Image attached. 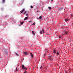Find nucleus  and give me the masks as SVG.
<instances>
[{
	"label": "nucleus",
	"mask_w": 73,
	"mask_h": 73,
	"mask_svg": "<svg viewBox=\"0 0 73 73\" xmlns=\"http://www.w3.org/2000/svg\"><path fill=\"white\" fill-rule=\"evenodd\" d=\"M3 52H4L6 54H8V50H6L5 49H3Z\"/></svg>",
	"instance_id": "1"
},
{
	"label": "nucleus",
	"mask_w": 73,
	"mask_h": 73,
	"mask_svg": "<svg viewBox=\"0 0 73 73\" xmlns=\"http://www.w3.org/2000/svg\"><path fill=\"white\" fill-rule=\"evenodd\" d=\"M48 59H49V60H50L51 61H52V60H53V56H48Z\"/></svg>",
	"instance_id": "2"
},
{
	"label": "nucleus",
	"mask_w": 73,
	"mask_h": 73,
	"mask_svg": "<svg viewBox=\"0 0 73 73\" xmlns=\"http://www.w3.org/2000/svg\"><path fill=\"white\" fill-rule=\"evenodd\" d=\"M22 69H23L25 70H27V68L25 67H24V65H22Z\"/></svg>",
	"instance_id": "3"
},
{
	"label": "nucleus",
	"mask_w": 73,
	"mask_h": 73,
	"mask_svg": "<svg viewBox=\"0 0 73 73\" xmlns=\"http://www.w3.org/2000/svg\"><path fill=\"white\" fill-rule=\"evenodd\" d=\"M23 54L25 55H28V53L26 52H23Z\"/></svg>",
	"instance_id": "4"
},
{
	"label": "nucleus",
	"mask_w": 73,
	"mask_h": 73,
	"mask_svg": "<svg viewBox=\"0 0 73 73\" xmlns=\"http://www.w3.org/2000/svg\"><path fill=\"white\" fill-rule=\"evenodd\" d=\"M53 52L54 53H57V52H56V51L54 49L53 50Z\"/></svg>",
	"instance_id": "5"
},
{
	"label": "nucleus",
	"mask_w": 73,
	"mask_h": 73,
	"mask_svg": "<svg viewBox=\"0 0 73 73\" xmlns=\"http://www.w3.org/2000/svg\"><path fill=\"white\" fill-rule=\"evenodd\" d=\"M25 11V9H24L23 10H22V11L21 13H23L24 11Z\"/></svg>",
	"instance_id": "6"
},
{
	"label": "nucleus",
	"mask_w": 73,
	"mask_h": 73,
	"mask_svg": "<svg viewBox=\"0 0 73 73\" xmlns=\"http://www.w3.org/2000/svg\"><path fill=\"white\" fill-rule=\"evenodd\" d=\"M28 19V17H25V19H24V21L27 20Z\"/></svg>",
	"instance_id": "7"
},
{
	"label": "nucleus",
	"mask_w": 73,
	"mask_h": 73,
	"mask_svg": "<svg viewBox=\"0 0 73 73\" xmlns=\"http://www.w3.org/2000/svg\"><path fill=\"white\" fill-rule=\"evenodd\" d=\"M65 33L66 35H68V32L66 31V32H65Z\"/></svg>",
	"instance_id": "8"
},
{
	"label": "nucleus",
	"mask_w": 73,
	"mask_h": 73,
	"mask_svg": "<svg viewBox=\"0 0 73 73\" xmlns=\"http://www.w3.org/2000/svg\"><path fill=\"white\" fill-rule=\"evenodd\" d=\"M61 10H62V9L60 8L58 9V11H61Z\"/></svg>",
	"instance_id": "9"
},
{
	"label": "nucleus",
	"mask_w": 73,
	"mask_h": 73,
	"mask_svg": "<svg viewBox=\"0 0 73 73\" xmlns=\"http://www.w3.org/2000/svg\"><path fill=\"white\" fill-rule=\"evenodd\" d=\"M32 33L33 34V35H35V32H34L33 31H32Z\"/></svg>",
	"instance_id": "10"
},
{
	"label": "nucleus",
	"mask_w": 73,
	"mask_h": 73,
	"mask_svg": "<svg viewBox=\"0 0 73 73\" xmlns=\"http://www.w3.org/2000/svg\"><path fill=\"white\" fill-rule=\"evenodd\" d=\"M30 54H31V57H32V58H33V54H32V53H31Z\"/></svg>",
	"instance_id": "11"
},
{
	"label": "nucleus",
	"mask_w": 73,
	"mask_h": 73,
	"mask_svg": "<svg viewBox=\"0 0 73 73\" xmlns=\"http://www.w3.org/2000/svg\"><path fill=\"white\" fill-rule=\"evenodd\" d=\"M56 54L57 56H58V55H60V53H59V52H57L56 53Z\"/></svg>",
	"instance_id": "12"
},
{
	"label": "nucleus",
	"mask_w": 73,
	"mask_h": 73,
	"mask_svg": "<svg viewBox=\"0 0 73 73\" xmlns=\"http://www.w3.org/2000/svg\"><path fill=\"white\" fill-rule=\"evenodd\" d=\"M40 34H42V31H40Z\"/></svg>",
	"instance_id": "13"
},
{
	"label": "nucleus",
	"mask_w": 73,
	"mask_h": 73,
	"mask_svg": "<svg viewBox=\"0 0 73 73\" xmlns=\"http://www.w3.org/2000/svg\"><path fill=\"white\" fill-rule=\"evenodd\" d=\"M5 1V0H2V3H4Z\"/></svg>",
	"instance_id": "14"
},
{
	"label": "nucleus",
	"mask_w": 73,
	"mask_h": 73,
	"mask_svg": "<svg viewBox=\"0 0 73 73\" xmlns=\"http://www.w3.org/2000/svg\"><path fill=\"white\" fill-rule=\"evenodd\" d=\"M65 21L66 22H67V21H68V19H66L65 20Z\"/></svg>",
	"instance_id": "15"
},
{
	"label": "nucleus",
	"mask_w": 73,
	"mask_h": 73,
	"mask_svg": "<svg viewBox=\"0 0 73 73\" xmlns=\"http://www.w3.org/2000/svg\"><path fill=\"white\" fill-rule=\"evenodd\" d=\"M42 31L43 33H45V32H44V29H42Z\"/></svg>",
	"instance_id": "16"
},
{
	"label": "nucleus",
	"mask_w": 73,
	"mask_h": 73,
	"mask_svg": "<svg viewBox=\"0 0 73 73\" xmlns=\"http://www.w3.org/2000/svg\"><path fill=\"white\" fill-rule=\"evenodd\" d=\"M48 9H51L52 7H48Z\"/></svg>",
	"instance_id": "17"
},
{
	"label": "nucleus",
	"mask_w": 73,
	"mask_h": 73,
	"mask_svg": "<svg viewBox=\"0 0 73 73\" xmlns=\"http://www.w3.org/2000/svg\"><path fill=\"white\" fill-rule=\"evenodd\" d=\"M41 19H42V17L41 16H40L39 17V19H40V20H41Z\"/></svg>",
	"instance_id": "18"
},
{
	"label": "nucleus",
	"mask_w": 73,
	"mask_h": 73,
	"mask_svg": "<svg viewBox=\"0 0 73 73\" xmlns=\"http://www.w3.org/2000/svg\"><path fill=\"white\" fill-rule=\"evenodd\" d=\"M40 68V69H42V66H41Z\"/></svg>",
	"instance_id": "19"
},
{
	"label": "nucleus",
	"mask_w": 73,
	"mask_h": 73,
	"mask_svg": "<svg viewBox=\"0 0 73 73\" xmlns=\"http://www.w3.org/2000/svg\"><path fill=\"white\" fill-rule=\"evenodd\" d=\"M21 24H24V22H22L21 23Z\"/></svg>",
	"instance_id": "20"
},
{
	"label": "nucleus",
	"mask_w": 73,
	"mask_h": 73,
	"mask_svg": "<svg viewBox=\"0 0 73 73\" xmlns=\"http://www.w3.org/2000/svg\"><path fill=\"white\" fill-rule=\"evenodd\" d=\"M36 24V23H34L33 24V25H35Z\"/></svg>",
	"instance_id": "21"
},
{
	"label": "nucleus",
	"mask_w": 73,
	"mask_h": 73,
	"mask_svg": "<svg viewBox=\"0 0 73 73\" xmlns=\"http://www.w3.org/2000/svg\"><path fill=\"white\" fill-rule=\"evenodd\" d=\"M15 54H16V55H17V56H19V54H17V53H15Z\"/></svg>",
	"instance_id": "22"
},
{
	"label": "nucleus",
	"mask_w": 73,
	"mask_h": 73,
	"mask_svg": "<svg viewBox=\"0 0 73 73\" xmlns=\"http://www.w3.org/2000/svg\"><path fill=\"white\" fill-rule=\"evenodd\" d=\"M31 8H33V7L32 6H31Z\"/></svg>",
	"instance_id": "23"
},
{
	"label": "nucleus",
	"mask_w": 73,
	"mask_h": 73,
	"mask_svg": "<svg viewBox=\"0 0 73 73\" xmlns=\"http://www.w3.org/2000/svg\"><path fill=\"white\" fill-rule=\"evenodd\" d=\"M18 69H17V67H16V70L17 71H18Z\"/></svg>",
	"instance_id": "24"
},
{
	"label": "nucleus",
	"mask_w": 73,
	"mask_h": 73,
	"mask_svg": "<svg viewBox=\"0 0 73 73\" xmlns=\"http://www.w3.org/2000/svg\"><path fill=\"white\" fill-rule=\"evenodd\" d=\"M32 21H30L29 22V23H31V22Z\"/></svg>",
	"instance_id": "25"
},
{
	"label": "nucleus",
	"mask_w": 73,
	"mask_h": 73,
	"mask_svg": "<svg viewBox=\"0 0 73 73\" xmlns=\"http://www.w3.org/2000/svg\"><path fill=\"white\" fill-rule=\"evenodd\" d=\"M40 12V11L39 10H38V11H37V12Z\"/></svg>",
	"instance_id": "26"
},
{
	"label": "nucleus",
	"mask_w": 73,
	"mask_h": 73,
	"mask_svg": "<svg viewBox=\"0 0 73 73\" xmlns=\"http://www.w3.org/2000/svg\"><path fill=\"white\" fill-rule=\"evenodd\" d=\"M26 16H28V14H26Z\"/></svg>",
	"instance_id": "27"
},
{
	"label": "nucleus",
	"mask_w": 73,
	"mask_h": 73,
	"mask_svg": "<svg viewBox=\"0 0 73 73\" xmlns=\"http://www.w3.org/2000/svg\"><path fill=\"white\" fill-rule=\"evenodd\" d=\"M61 37H62L60 36V37H59V38H61Z\"/></svg>",
	"instance_id": "28"
},
{
	"label": "nucleus",
	"mask_w": 73,
	"mask_h": 73,
	"mask_svg": "<svg viewBox=\"0 0 73 73\" xmlns=\"http://www.w3.org/2000/svg\"><path fill=\"white\" fill-rule=\"evenodd\" d=\"M26 12H27V11H25V13H26Z\"/></svg>",
	"instance_id": "29"
},
{
	"label": "nucleus",
	"mask_w": 73,
	"mask_h": 73,
	"mask_svg": "<svg viewBox=\"0 0 73 73\" xmlns=\"http://www.w3.org/2000/svg\"><path fill=\"white\" fill-rule=\"evenodd\" d=\"M65 73H67V72H66V71L65 72Z\"/></svg>",
	"instance_id": "30"
},
{
	"label": "nucleus",
	"mask_w": 73,
	"mask_h": 73,
	"mask_svg": "<svg viewBox=\"0 0 73 73\" xmlns=\"http://www.w3.org/2000/svg\"><path fill=\"white\" fill-rule=\"evenodd\" d=\"M23 14H24V15H25V13H23Z\"/></svg>",
	"instance_id": "31"
},
{
	"label": "nucleus",
	"mask_w": 73,
	"mask_h": 73,
	"mask_svg": "<svg viewBox=\"0 0 73 73\" xmlns=\"http://www.w3.org/2000/svg\"><path fill=\"white\" fill-rule=\"evenodd\" d=\"M24 73H27V72H25Z\"/></svg>",
	"instance_id": "32"
},
{
	"label": "nucleus",
	"mask_w": 73,
	"mask_h": 73,
	"mask_svg": "<svg viewBox=\"0 0 73 73\" xmlns=\"http://www.w3.org/2000/svg\"><path fill=\"white\" fill-rule=\"evenodd\" d=\"M51 1L52 2L53 1V0H51Z\"/></svg>",
	"instance_id": "33"
},
{
	"label": "nucleus",
	"mask_w": 73,
	"mask_h": 73,
	"mask_svg": "<svg viewBox=\"0 0 73 73\" xmlns=\"http://www.w3.org/2000/svg\"><path fill=\"white\" fill-rule=\"evenodd\" d=\"M73 15H72V16H73Z\"/></svg>",
	"instance_id": "34"
},
{
	"label": "nucleus",
	"mask_w": 73,
	"mask_h": 73,
	"mask_svg": "<svg viewBox=\"0 0 73 73\" xmlns=\"http://www.w3.org/2000/svg\"><path fill=\"white\" fill-rule=\"evenodd\" d=\"M38 18H37V19H38Z\"/></svg>",
	"instance_id": "35"
},
{
	"label": "nucleus",
	"mask_w": 73,
	"mask_h": 73,
	"mask_svg": "<svg viewBox=\"0 0 73 73\" xmlns=\"http://www.w3.org/2000/svg\"><path fill=\"white\" fill-rule=\"evenodd\" d=\"M72 24L73 25V23H72Z\"/></svg>",
	"instance_id": "36"
}]
</instances>
